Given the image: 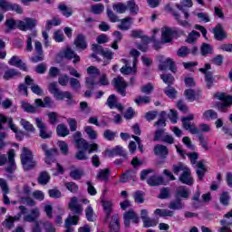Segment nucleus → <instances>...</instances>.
<instances>
[{"instance_id":"f257e3e1","label":"nucleus","mask_w":232,"mask_h":232,"mask_svg":"<svg viewBox=\"0 0 232 232\" xmlns=\"http://www.w3.org/2000/svg\"><path fill=\"white\" fill-rule=\"evenodd\" d=\"M183 3H184V5L180 4H176L175 6L176 8H178V10H179V12H182L184 15L183 18L185 20L182 19L180 14H179L177 11H175V9H173V7L171 6V4H168L165 6V10L166 12H169V14L173 15L178 24H179L180 26H183L184 28H189V26H191L189 22H188V19H189V12L184 9V6L187 8H191V6H193V1L184 0Z\"/></svg>"},{"instance_id":"f03ea898","label":"nucleus","mask_w":232,"mask_h":232,"mask_svg":"<svg viewBox=\"0 0 232 232\" xmlns=\"http://www.w3.org/2000/svg\"><path fill=\"white\" fill-rule=\"evenodd\" d=\"M68 208L74 216L69 215L65 220V231L64 232H72L73 228L72 226H77L79 222V215H82L84 208L82 205L79 203V198L77 197H72L68 204Z\"/></svg>"},{"instance_id":"7ed1b4c3","label":"nucleus","mask_w":232,"mask_h":232,"mask_svg":"<svg viewBox=\"0 0 232 232\" xmlns=\"http://www.w3.org/2000/svg\"><path fill=\"white\" fill-rule=\"evenodd\" d=\"M195 116L193 114H189L188 117H182L181 122L184 130H188L192 135H198L200 131L203 133H209L211 131V127L208 124L201 123L199 124V130L195 126V124L189 122V121H193Z\"/></svg>"},{"instance_id":"20e7f679","label":"nucleus","mask_w":232,"mask_h":232,"mask_svg":"<svg viewBox=\"0 0 232 232\" xmlns=\"http://www.w3.org/2000/svg\"><path fill=\"white\" fill-rule=\"evenodd\" d=\"M20 159L25 171H30V169H34L37 166V161L34 160V154L26 147L23 148Z\"/></svg>"},{"instance_id":"39448f33","label":"nucleus","mask_w":232,"mask_h":232,"mask_svg":"<svg viewBox=\"0 0 232 232\" xmlns=\"http://www.w3.org/2000/svg\"><path fill=\"white\" fill-rule=\"evenodd\" d=\"M18 208L20 209L21 212L17 216L8 217L3 222V226L6 229H12V227H14V223L17 222V220H19L21 218V215H26L28 213V208H26V207H24V206H20Z\"/></svg>"},{"instance_id":"423d86ee","label":"nucleus","mask_w":232,"mask_h":232,"mask_svg":"<svg viewBox=\"0 0 232 232\" xmlns=\"http://www.w3.org/2000/svg\"><path fill=\"white\" fill-rule=\"evenodd\" d=\"M41 149L44 152L46 164L55 162V157L59 155L57 149H48V145L46 143L42 144Z\"/></svg>"},{"instance_id":"0eeeda50","label":"nucleus","mask_w":232,"mask_h":232,"mask_svg":"<svg viewBox=\"0 0 232 232\" xmlns=\"http://www.w3.org/2000/svg\"><path fill=\"white\" fill-rule=\"evenodd\" d=\"M32 63H41L44 61V51L43 50V44L39 41L34 42V54L30 58Z\"/></svg>"},{"instance_id":"6e6552de","label":"nucleus","mask_w":232,"mask_h":232,"mask_svg":"<svg viewBox=\"0 0 232 232\" xmlns=\"http://www.w3.org/2000/svg\"><path fill=\"white\" fill-rule=\"evenodd\" d=\"M112 84L118 93L121 94L122 97H126V88H128V83L124 81L122 76H117L113 78Z\"/></svg>"},{"instance_id":"1a4fd4ad","label":"nucleus","mask_w":232,"mask_h":232,"mask_svg":"<svg viewBox=\"0 0 232 232\" xmlns=\"http://www.w3.org/2000/svg\"><path fill=\"white\" fill-rule=\"evenodd\" d=\"M164 59L165 57L162 55L158 56V61L161 63L159 66L160 70L161 71L168 70V66H169V70H170V72H172L173 73H176L177 65H175V62H173V59L168 58L165 61Z\"/></svg>"},{"instance_id":"9d476101","label":"nucleus","mask_w":232,"mask_h":232,"mask_svg":"<svg viewBox=\"0 0 232 232\" xmlns=\"http://www.w3.org/2000/svg\"><path fill=\"white\" fill-rule=\"evenodd\" d=\"M48 90L51 93H53V95H54L57 101H63L64 100V97H71L70 92H63L57 88V82H51L49 84Z\"/></svg>"},{"instance_id":"9b49d317","label":"nucleus","mask_w":232,"mask_h":232,"mask_svg":"<svg viewBox=\"0 0 232 232\" xmlns=\"http://www.w3.org/2000/svg\"><path fill=\"white\" fill-rule=\"evenodd\" d=\"M35 125L39 130V135L41 139H50L52 137V131H48L46 124L43 121L41 118H35Z\"/></svg>"},{"instance_id":"f8f14e48","label":"nucleus","mask_w":232,"mask_h":232,"mask_svg":"<svg viewBox=\"0 0 232 232\" xmlns=\"http://www.w3.org/2000/svg\"><path fill=\"white\" fill-rule=\"evenodd\" d=\"M177 35V30L171 27H163L161 29V43H169Z\"/></svg>"},{"instance_id":"ddd939ff","label":"nucleus","mask_w":232,"mask_h":232,"mask_svg":"<svg viewBox=\"0 0 232 232\" xmlns=\"http://www.w3.org/2000/svg\"><path fill=\"white\" fill-rule=\"evenodd\" d=\"M37 24V21L34 18H25L24 20L19 21L18 29L22 30L23 32H26V30H32L35 28Z\"/></svg>"},{"instance_id":"4468645a","label":"nucleus","mask_w":232,"mask_h":232,"mask_svg":"<svg viewBox=\"0 0 232 232\" xmlns=\"http://www.w3.org/2000/svg\"><path fill=\"white\" fill-rule=\"evenodd\" d=\"M121 62L125 65L121 68V73L123 75H131L137 73V65H135V63H133V66L131 67L130 60L122 59Z\"/></svg>"},{"instance_id":"2eb2a0df","label":"nucleus","mask_w":232,"mask_h":232,"mask_svg":"<svg viewBox=\"0 0 232 232\" xmlns=\"http://www.w3.org/2000/svg\"><path fill=\"white\" fill-rule=\"evenodd\" d=\"M109 222V231L110 232H119L121 231V218H119V214H113Z\"/></svg>"},{"instance_id":"dca6fc26","label":"nucleus","mask_w":232,"mask_h":232,"mask_svg":"<svg viewBox=\"0 0 232 232\" xmlns=\"http://www.w3.org/2000/svg\"><path fill=\"white\" fill-rule=\"evenodd\" d=\"M125 227H130V220H132L134 224H139V216L132 209L127 211L123 215Z\"/></svg>"},{"instance_id":"f3484780","label":"nucleus","mask_w":232,"mask_h":232,"mask_svg":"<svg viewBox=\"0 0 232 232\" xmlns=\"http://www.w3.org/2000/svg\"><path fill=\"white\" fill-rule=\"evenodd\" d=\"M102 206L105 213V222H108L111 217V211H113V203L111 200L102 198Z\"/></svg>"},{"instance_id":"a211bd4d","label":"nucleus","mask_w":232,"mask_h":232,"mask_svg":"<svg viewBox=\"0 0 232 232\" xmlns=\"http://www.w3.org/2000/svg\"><path fill=\"white\" fill-rule=\"evenodd\" d=\"M213 34L217 41H224V39L227 37V35L226 34V32L224 31V27H222V24H218L214 27Z\"/></svg>"},{"instance_id":"6ab92c4d","label":"nucleus","mask_w":232,"mask_h":232,"mask_svg":"<svg viewBox=\"0 0 232 232\" xmlns=\"http://www.w3.org/2000/svg\"><path fill=\"white\" fill-rule=\"evenodd\" d=\"M41 217V211L39 210V208H34L31 209L30 214L24 215V222H35L37 218Z\"/></svg>"},{"instance_id":"aec40b11","label":"nucleus","mask_w":232,"mask_h":232,"mask_svg":"<svg viewBox=\"0 0 232 232\" xmlns=\"http://www.w3.org/2000/svg\"><path fill=\"white\" fill-rule=\"evenodd\" d=\"M14 157H15V151L14 150H9V153H8L9 165L5 169V171L7 173H14V171H15L16 169L15 160L14 159Z\"/></svg>"},{"instance_id":"412c9836","label":"nucleus","mask_w":232,"mask_h":232,"mask_svg":"<svg viewBox=\"0 0 232 232\" xmlns=\"http://www.w3.org/2000/svg\"><path fill=\"white\" fill-rule=\"evenodd\" d=\"M0 188H2L3 191V196H4V204L5 205H10V198H8V193H10V188H8V183H6V180L4 179H0Z\"/></svg>"},{"instance_id":"4be33fe9","label":"nucleus","mask_w":232,"mask_h":232,"mask_svg":"<svg viewBox=\"0 0 232 232\" xmlns=\"http://www.w3.org/2000/svg\"><path fill=\"white\" fill-rule=\"evenodd\" d=\"M179 180L182 182V184H187V186H193V178H191V170L188 169L182 172L179 176Z\"/></svg>"},{"instance_id":"5701e85b","label":"nucleus","mask_w":232,"mask_h":232,"mask_svg":"<svg viewBox=\"0 0 232 232\" xmlns=\"http://www.w3.org/2000/svg\"><path fill=\"white\" fill-rule=\"evenodd\" d=\"M154 153L158 157H161V159H166L169 155V150L162 144H158L154 147Z\"/></svg>"},{"instance_id":"b1692460","label":"nucleus","mask_w":232,"mask_h":232,"mask_svg":"<svg viewBox=\"0 0 232 232\" xmlns=\"http://www.w3.org/2000/svg\"><path fill=\"white\" fill-rule=\"evenodd\" d=\"M8 63L11 66H16L17 68L24 70V72H28L26 63H23V61L19 59V56H13Z\"/></svg>"},{"instance_id":"393cba45","label":"nucleus","mask_w":232,"mask_h":232,"mask_svg":"<svg viewBox=\"0 0 232 232\" xmlns=\"http://www.w3.org/2000/svg\"><path fill=\"white\" fill-rule=\"evenodd\" d=\"M74 45L77 50H86L88 44H86V37L82 34H78L74 40Z\"/></svg>"},{"instance_id":"a878e982","label":"nucleus","mask_w":232,"mask_h":232,"mask_svg":"<svg viewBox=\"0 0 232 232\" xmlns=\"http://www.w3.org/2000/svg\"><path fill=\"white\" fill-rule=\"evenodd\" d=\"M191 192L189 191L188 188H187L184 186H180L178 188L175 193V198H189V195Z\"/></svg>"},{"instance_id":"bb28decb","label":"nucleus","mask_w":232,"mask_h":232,"mask_svg":"<svg viewBox=\"0 0 232 232\" xmlns=\"http://www.w3.org/2000/svg\"><path fill=\"white\" fill-rule=\"evenodd\" d=\"M186 205L182 202V198H176L175 200H172L169 204V209H172L173 211H179L180 209H184Z\"/></svg>"},{"instance_id":"cd10ccee","label":"nucleus","mask_w":232,"mask_h":232,"mask_svg":"<svg viewBox=\"0 0 232 232\" xmlns=\"http://www.w3.org/2000/svg\"><path fill=\"white\" fill-rule=\"evenodd\" d=\"M110 169H99L96 174L97 180H101L102 182H108L110 180Z\"/></svg>"},{"instance_id":"c85d7f7f","label":"nucleus","mask_w":232,"mask_h":232,"mask_svg":"<svg viewBox=\"0 0 232 232\" xmlns=\"http://www.w3.org/2000/svg\"><path fill=\"white\" fill-rule=\"evenodd\" d=\"M63 53L66 59H73V64H77V63L81 62V57L77 55V53H75V52L72 50V48H67Z\"/></svg>"},{"instance_id":"c756f323","label":"nucleus","mask_w":232,"mask_h":232,"mask_svg":"<svg viewBox=\"0 0 232 232\" xmlns=\"http://www.w3.org/2000/svg\"><path fill=\"white\" fill-rule=\"evenodd\" d=\"M147 183L149 186L152 187L162 186V184H164V178L162 176L154 175L147 179Z\"/></svg>"},{"instance_id":"7c9ffc66","label":"nucleus","mask_w":232,"mask_h":232,"mask_svg":"<svg viewBox=\"0 0 232 232\" xmlns=\"http://www.w3.org/2000/svg\"><path fill=\"white\" fill-rule=\"evenodd\" d=\"M121 21V24L118 25L119 30L127 31L131 28V24H133V22L131 21V17L127 16Z\"/></svg>"},{"instance_id":"2f4dec72","label":"nucleus","mask_w":232,"mask_h":232,"mask_svg":"<svg viewBox=\"0 0 232 232\" xmlns=\"http://www.w3.org/2000/svg\"><path fill=\"white\" fill-rule=\"evenodd\" d=\"M19 21L20 20H14V19H7L5 21V26L7 27V29L5 30V34H10L11 30H15V28L19 29Z\"/></svg>"},{"instance_id":"473e14b6","label":"nucleus","mask_w":232,"mask_h":232,"mask_svg":"<svg viewBox=\"0 0 232 232\" xmlns=\"http://www.w3.org/2000/svg\"><path fill=\"white\" fill-rule=\"evenodd\" d=\"M58 10L62 13V14L64 15V17H72L73 14V11L72 10V7H68L64 4H60L58 5Z\"/></svg>"},{"instance_id":"72a5a7b5","label":"nucleus","mask_w":232,"mask_h":232,"mask_svg":"<svg viewBox=\"0 0 232 232\" xmlns=\"http://www.w3.org/2000/svg\"><path fill=\"white\" fill-rule=\"evenodd\" d=\"M219 101H223V103L221 104V108H229V106H232V96H226L225 94H219L218 96Z\"/></svg>"},{"instance_id":"f704fd0d","label":"nucleus","mask_w":232,"mask_h":232,"mask_svg":"<svg viewBox=\"0 0 232 232\" xmlns=\"http://www.w3.org/2000/svg\"><path fill=\"white\" fill-rule=\"evenodd\" d=\"M19 75H21V72H19L17 70L9 69L5 72L3 79H5V81H10V79H14V77H17Z\"/></svg>"},{"instance_id":"c9c22d12","label":"nucleus","mask_w":232,"mask_h":232,"mask_svg":"<svg viewBox=\"0 0 232 232\" xmlns=\"http://www.w3.org/2000/svg\"><path fill=\"white\" fill-rule=\"evenodd\" d=\"M92 52L93 53L91 54V57H92L93 59H96V61H101L97 56V53H100L101 55H102L104 52V49L102 48V46H101L99 44H92Z\"/></svg>"},{"instance_id":"e433bc0d","label":"nucleus","mask_w":232,"mask_h":232,"mask_svg":"<svg viewBox=\"0 0 232 232\" xmlns=\"http://www.w3.org/2000/svg\"><path fill=\"white\" fill-rule=\"evenodd\" d=\"M127 10H130L132 15H137L139 14V5L135 4V0H129L127 2Z\"/></svg>"},{"instance_id":"4c0bfd02","label":"nucleus","mask_w":232,"mask_h":232,"mask_svg":"<svg viewBox=\"0 0 232 232\" xmlns=\"http://www.w3.org/2000/svg\"><path fill=\"white\" fill-rule=\"evenodd\" d=\"M197 169H196V173L199 179V180H202V179H204V176L206 175V166L204 165V162L202 161H198L197 163Z\"/></svg>"},{"instance_id":"58836bf2","label":"nucleus","mask_w":232,"mask_h":232,"mask_svg":"<svg viewBox=\"0 0 232 232\" xmlns=\"http://www.w3.org/2000/svg\"><path fill=\"white\" fill-rule=\"evenodd\" d=\"M51 102H52V99L50 97H45L44 99V102L42 99L34 100V103L39 108H48V107H50Z\"/></svg>"},{"instance_id":"ea45409f","label":"nucleus","mask_w":232,"mask_h":232,"mask_svg":"<svg viewBox=\"0 0 232 232\" xmlns=\"http://www.w3.org/2000/svg\"><path fill=\"white\" fill-rule=\"evenodd\" d=\"M56 133L59 135V137H66L70 135V130H68L66 125L59 124L56 128Z\"/></svg>"},{"instance_id":"a19ab883","label":"nucleus","mask_w":232,"mask_h":232,"mask_svg":"<svg viewBox=\"0 0 232 232\" xmlns=\"http://www.w3.org/2000/svg\"><path fill=\"white\" fill-rule=\"evenodd\" d=\"M112 8L117 14H126V10H128L126 4L121 2L113 4Z\"/></svg>"},{"instance_id":"79ce46f5","label":"nucleus","mask_w":232,"mask_h":232,"mask_svg":"<svg viewBox=\"0 0 232 232\" xmlns=\"http://www.w3.org/2000/svg\"><path fill=\"white\" fill-rule=\"evenodd\" d=\"M22 108L24 111H26V113H37V106H34L26 102H22Z\"/></svg>"},{"instance_id":"37998d69","label":"nucleus","mask_w":232,"mask_h":232,"mask_svg":"<svg viewBox=\"0 0 232 232\" xmlns=\"http://www.w3.org/2000/svg\"><path fill=\"white\" fill-rule=\"evenodd\" d=\"M48 182H50V174L46 171L41 172L38 178V184H41L42 186H46Z\"/></svg>"},{"instance_id":"c03bdc74","label":"nucleus","mask_w":232,"mask_h":232,"mask_svg":"<svg viewBox=\"0 0 232 232\" xmlns=\"http://www.w3.org/2000/svg\"><path fill=\"white\" fill-rule=\"evenodd\" d=\"M203 119L206 121H215V119H218V113L214 110H208L203 113Z\"/></svg>"},{"instance_id":"a18cd8bd","label":"nucleus","mask_w":232,"mask_h":232,"mask_svg":"<svg viewBox=\"0 0 232 232\" xmlns=\"http://www.w3.org/2000/svg\"><path fill=\"white\" fill-rule=\"evenodd\" d=\"M84 131L86 135L89 137V139H91V140H97V137H98L97 130H93V127L86 126L84 127Z\"/></svg>"},{"instance_id":"49530a36","label":"nucleus","mask_w":232,"mask_h":232,"mask_svg":"<svg viewBox=\"0 0 232 232\" xmlns=\"http://www.w3.org/2000/svg\"><path fill=\"white\" fill-rule=\"evenodd\" d=\"M201 55H203L204 57H206V55H211V53H213V47L211 46V44L204 43L201 45Z\"/></svg>"},{"instance_id":"de8ad7c7","label":"nucleus","mask_w":232,"mask_h":232,"mask_svg":"<svg viewBox=\"0 0 232 232\" xmlns=\"http://www.w3.org/2000/svg\"><path fill=\"white\" fill-rule=\"evenodd\" d=\"M20 124L21 126H23L24 130H25V131H30L31 133H34L35 132V128L34 127V125L32 123H30V121L22 119L20 121Z\"/></svg>"},{"instance_id":"09e8293b","label":"nucleus","mask_w":232,"mask_h":232,"mask_svg":"<svg viewBox=\"0 0 232 232\" xmlns=\"http://www.w3.org/2000/svg\"><path fill=\"white\" fill-rule=\"evenodd\" d=\"M154 214L158 215L159 217H173V215H175V212H173V210H169V209L157 208L154 211Z\"/></svg>"},{"instance_id":"8fccbe9b","label":"nucleus","mask_w":232,"mask_h":232,"mask_svg":"<svg viewBox=\"0 0 232 232\" xmlns=\"http://www.w3.org/2000/svg\"><path fill=\"white\" fill-rule=\"evenodd\" d=\"M189 168H188V166L184 165V163H178L176 165L172 166V171L175 175H179V171H186L187 169H188Z\"/></svg>"},{"instance_id":"3c124183","label":"nucleus","mask_w":232,"mask_h":232,"mask_svg":"<svg viewBox=\"0 0 232 232\" xmlns=\"http://www.w3.org/2000/svg\"><path fill=\"white\" fill-rule=\"evenodd\" d=\"M134 102L140 106V104H150L151 102V98L150 96H138Z\"/></svg>"},{"instance_id":"603ef678","label":"nucleus","mask_w":232,"mask_h":232,"mask_svg":"<svg viewBox=\"0 0 232 232\" xmlns=\"http://www.w3.org/2000/svg\"><path fill=\"white\" fill-rule=\"evenodd\" d=\"M59 24H61V19L54 17L52 20H48L46 22L45 28L46 30H52L53 26H59Z\"/></svg>"},{"instance_id":"864d4df0","label":"nucleus","mask_w":232,"mask_h":232,"mask_svg":"<svg viewBox=\"0 0 232 232\" xmlns=\"http://www.w3.org/2000/svg\"><path fill=\"white\" fill-rule=\"evenodd\" d=\"M92 14L99 15L104 12V5L102 4H96L91 6Z\"/></svg>"},{"instance_id":"5fc2aeb1","label":"nucleus","mask_w":232,"mask_h":232,"mask_svg":"<svg viewBox=\"0 0 232 232\" xmlns=\"http://www.w3.org/2000/svg\"><path fill=\"white\" fill-rule=\"evenodd\" d=\"M84 175V171L82 169H74L70 172V177L73 179V180H80V179Z\"/></svg>"},{"instance_id":"6e6d98bb","label":"nucleus","mask_w":232,"mask_h":232,"mask_svg":"<svg viewBox=\"0 0 232 232\" xmlns=\"http://www.w3.org/2000/svg\"><path fill=\"white\" fill-rule=\"evenodd\" d=\"M86 218L89 222H93L95 220V214L93 213V208L92 206H88L85 209Z\"/></svg>"},{"instance_id":"4d7b16f0","label":"nucleus","mask_w":232,"mask_h":232,"mask_svg":"<svg viewBox=\"0 0 232 232\" xmlns=\"http://www.w3.org/2000/svg\"><path fill=\"white\" fill-rule=\"evenodd\" d=\"M160 79H162L163 82L165 84H168V86H170V84H173L175 82V77L171 74H161Z\"/></svg>"},{"instance_id":"13d9d810","label":"nucleus","mask_w":232,"mask_h":232,"mask_svg":"<svg viewBox=\"0 0 232 232\" xmlns=\"http://www.w3.org/2000/svg\"><path fill=\"white\" fill-rule=\"evenodd\" d=\"M185 97L188 101H190V102H193V101H197V94L195 93V91L193 89L186 90Z\"/></svg>"},{"instance_id":"bf43d9fd","label":"nucleus","mask_w":232,"mask_h":232,"mask_svg":"<svg viewBox=\"0 0 232 232\" xmlns=\"http://www.w3.org/2000/svg\"><path fill=\"white\" fill-rule=\"evenodd\" d=\"M133 197H134V200L137 204L144 203V192L143 191L138 190V191L134 192Z\"/></svg>"},{"instance_id":"052dcab7","label":"nucleus","mask_w":232,"mask_h":232,"mask_svg":"<svg viewBox=\"0 0 232 232\" xmlns=\"http://www.w3.org/2000/svg\"><path fill=\"white\" fill-rule=\"evenodd\" d=\"M64 186L71 193H77L79 191V186L75 182H66Z\"/></svg>"},{"instance_id":"680f3d73","label":"nucleus","mask_w":232,"mask_h":232,"mask_svg":"<svg viewBox=\"0 0 232 232\" xmlns=\"http://www.w3.org/2000/svg\"><path fill=\"white\" fill-rule=\"evenodd\" d=\"M76 147L79 149V150H88V149L90 148V143H88V141H86V140L84 139H81L77 143H76Z\"/></svg>"},{"instance_id":"e2e57ef3","label":"nucleus","mask_w":232,"mask_h":232,"mask_svg":"<svg viewBox=\"0 0 232 232\" xmlns=\"http://www.w3.org/2000/svg\"><path fill=\"white\" fill-rule=\"evenodd\" d=\"M198 37H200V33L197 32V31H192L188 38H187V42L191 44L193 43H195V41H197V39H198Z\"/></svg>"},{"instance_id":"0e129e2a","label":"nucleus","mask_w":232,"mask_h":232,"mask_svg":"<svg viewBox=\"0 0 232 232\" xmlns=\"http://www.w3.org/2000/svg\"><path fill=\"white\" fill-rule=\"evenodd\" d=\"M158 224L159 221L157 219L147 218V219L143 221V227H155Z\"/></svg>"},{"instance_id":"69168bd1","label":"nucleus","mask_w":232,"mask_h":232,"mask_svg":"<svg viewBox=\"0 0 232 232\" xmlns=\"http://www.w3.org/2000/svg\"><path fill=\"white\" fill-rule=\"evenodd\" d=\"M191 53V51L187 46H182L177 52L178 57H188Z\"/></svg>"},{"instance_id":"338daca9","label":"nucleus","mask_w":232,"mask_h":232,"mask_svg":"<svg viewBox=\"0 0 232 232\" xmlns=\"http://www.w3.org/2000/svg\"><path fill=\"white\" fill-rule=\"evenodd\" d=\"M205 82H207V88L209 89L213 86V82H215L213 72H207V74H205Z\"/></svg>"},{"instance_id":"774afa93","label":"nucleus","mask_w":232,"mask_h":232,"mask_svg":"<svg viewBox=\"0 0 232 232\" xmlns=\"http://www.w3.org/2000/svg\"><path fill=\"white\" fill-rule=\"evenodd\" d=\"M106 104L111 109L115 108V105L117 104V96H115V94L110 95L109 98L107 99Z\"/></svg>"}]
</instances>
